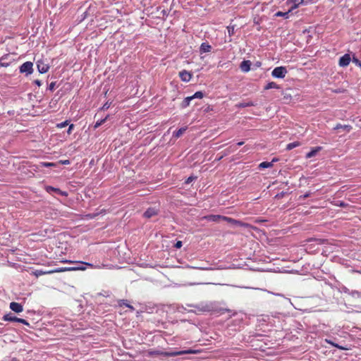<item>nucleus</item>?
Masks as SVG:
<instances>
[{
  "mask_svg": "<svg viewBox=\"0 0 361 361\" xmlns=\"http://www.w3.org/2000/svg\"><path fill=\"white\" fill-rule=\"evenodd\" d=\"M195 351L192 350H180V351H168V352H161L157 353V355H161L166 357H173L178 355H183L187 354H193Z\"/></svg>",
  "mask_w": 361,
  "mask_h": 361,
  "instance_id": "1",
  "label": "nucleus"
},
{
  "mask_svg": "<svg viewBox=\"0 0 361 361\" xmlns=\"http://www.w3.org/2000/svg\"><path fill=\"white\" fill-rule=\"evenodd\" d=\"M286 73L287 70L283 66L276 67L271 72L272 76L276 78H283L286 76Z\"/></svg>",
  "mask_w": 361,
  "mask_h": 361,
  "instance_id": "2",
  "label": "nucleus"
},
{
  "mask_svg": "<svg viewBox=\"0 0 361 361\" xmlns=\"http://www.w3.org/2000/svg\"><path fill=\"white\" fill-rule=\"evenodd\" d=\"M20 72L30 75L33 72V63L31 61L25 62L20 66Z\"/></svg>",
  "mask_w": 361,
  "mask_h": 361,
  "instance_id": "3",
  "label": "nucleus"
},
{
  "mask_svg": "<svg viewBox=\"0 0 361 361\" xmlns=\"http://www.w3.org/2000/svg\"><path fill=\"white\" fill-rule=\"evenodd\" d=\"M191 307H195V310H190V312L197 313V312H209L212 310V307L209 304H199L197 305H190Z\"/></svg>",
  "mask_w": 361,
  "mask_h": 361,
  "instance_id": "4",
  "label": "nucleus"
},
{
  "mask_svg": "<svg viewBox=\"0 0 361 361\" xmlns=\"http://www.w3.org/2000/svg\"><path fill=\"white\" fill-rule=\"evenodd\" d=\"M3 319L4 321H9V322H17L19 323H22L25 325L29 326V323L24 319L18 318L15 316H13L11 314H8L4 316Z\"/></svg>",
  "mask_w": 361,
  "mask_h": 361,
  "instance_id": "5",
  "label": "nucleus"
},
{
  "mask_svg": "<svg viewBox=\"0 0 361 361\" xmlns=\"http://www.w3.org/2000/svg\"><path fill=\"white\" fill-rule=\"evenodd\" d=\"M222 220H224L228 223H230L234 226H243V227H249L250 226V225L246 223L241 222L240 221L235 220L234 219H232V218H230L228 216H224V217H222Z\"/></svg>",
  "mask_w": 361,
  "mask_h": 361,
  "instance_id": "6",
  "label": "nucleus"
},
{
  "mask_svg": "<svg viewBox=\"0 0 361 361\" xmlns=\"http://www.w3.org/2000/svg\"><path fill=\"white\" fill-rule=\"evenodd\" d=\"M350 60L351 59L350 55L348 54H345L340 58L338 64L341 67H345L349 65Z\"/></svg>",
  "mask_w": 361,
  "mask_h": 361,
  "instance_id": "7",
  "label": "nucleus"
},
{
  "mask_svg": "<svg viewBox=\"0 0 361 361\" xmlns=\"http://www.w3.org/2000/svg\"><path fill=\"white\" fill-rule=\"evenodd\" d=\"M10 308L12 311L16 313H20L23 310L22 305L16 302H12L10 303Z\"/></svg>",
  "mask_w": 361,
  "mask_h": 361,
  "instance_id": "8",
  "label": "nucleus"
},
{
  "mask_svg": "<svg viewBox=\"0 0 361 361\" xmlns=\"http://www.w3.org/2000/svg\"><path fill=\"white\" fill-rule=\"evenodd\" d=\"M180 79L184 82H189L192 78V75L187 71H182L179 73Z\"/></svg>",
  "mask_w": 361,
  "mask_h": 361,
  "instance_id": "9",
  "label": "nucleus"
},
{
  "mask_svg": "<svg viewBox=\"0 0 361 361\" xmlns=\"http://www.w3.org/2000/svg\"><path fill=\"white\" fill-rule=\"evenodd\" d=\"M37 66L38 71L40 73H45L49 70L48 65H47V64H45V63H44L42 62H40V61H37Z\"/></svg>",
  "mask_w": 361,
  "mask_h": 361,
  "instance_id": "10",
  "label": "nucleus"
},
{
  "mask_svg": "<svg viewBox=\"0 0 361 361\" xmlns=\"http://www.w3.org/2000/svg\"><path fill=\"white\" fill-rule=\"evenodd\" d=\"M251 62L250 61H243L240 66L243 72H248L250 70Z\"/></svg>",
  "mask_w": 361,
  "mask_h": 361,
  "instance_id": "11",
  "label": "nucleus"
},
{
  "mask_svg": "<svg viewBox=\"0 0 361 361\" xmlns=\"http://www.w3.org/2000/svg\"><path fill=\"white\" fill-rule=\"evenodd\" d=\"M212 49V47L206 42H203L200 48V53H205V52H209Z\"/></svg>",
  "mask_w": 361,
  "mask_h": 361,
  "instance_id": "12",
  "label": "nucleus"
},
{
  "mask_svg": "<svg viewBox=\"0 0 361 361\" xmlns=\"http://www.w3.org/2000/svg\"><path fill=\"white\" fill-rule=\"evenodd\" d=\"M321 149H322L321 147H317L314 149H312L310 152H309L306 154V158L310 159V158L314 157L317 154V152L321 150Z\"/></svg>",
  "mask_w": 361,
  "mask_h": 361,
  "instance_id": "13",
  "label": "nucleus"
},
{
  "mask_svg": "<svg viewBox=\"0 0 361 361\" xmlns=\"http://www.w3.org/2000/svg\"><path fill=\"white\" fill-rule=\"evenodd\" d=\"M222 217H224V216H221V215H209V216H204V219H207L208 221H218L220 219H222Z\"/></svg>",
  "mask_w": 361,
  "mask_h": 361,
  "instance_id": "14",
  "label": "nucleus"
},
{
  "mask_svg": "<svg viewBox=\"0 0 361 361\" xmlns=\"http://www.w3.org/2000/svg\"><path fill=\"white\" fill-rule=\"evenodd\" d=\"M293 10H290V8L288 9V11L287 12H282V11H278L275 13V16L276 17H283L285 18H288L289 17V13L292 11Z\"/></svg>",
  "mask_w": 361,
  "mask_h": 361,
  "instance_id": "15",
  "label": "nucleus"
},
{
  "mask_svg": "<svg viewBox=\"0 0 361 361\" xmlns=\"http://www.w3.org/2000/svg\"><path fill=\"white\" fill-rule=\"evenodd\" d=\"M351 126H348V125H341V124H338L336 126V127L334 128V130H345L347 132H349L350 130H351Z\"/></svg>",
  "mask_w": 361,
  "mask_h": 361,
  "instance_id": "16",
  "label": "nucleus"
},
{
  "mask_svg": "<svg viewBox=\"0 0 361 361\" xmlns=\"http://www.w3.org/2000/svg\"><path fill=\"white\" fill-rule=\"evenodd\" d=\"M157 214V211L154 209H148L145 213L144 216L150 218Z\"/></svg>",
  "mask_w": 361,
  "mask_h": 361,
  "instance_id": "17",
  "label": "nucleus"
},
{
  "mask_svg": "<svg viewBox=\"0 0 361 361\" xmlns=\"http://www.w3.org/2000/svg\"><path fill=\"white\" fill-rule=\"evenodd\" d=\"M275 159H273L272 161L268 162V161H263L259 165V168L260 169H265V168H270L273 166V162L275 161Z\"/></svg>",
  "mask_w": 361,
  "mask_h": 361,
  "instance_id": "18",
  "label": "nucleus"
},
{
  "mask_svg": "<svg viewBox=\"0 0 361 361\" xmlns=\"http://www.w3.org/2000/svg\"><path fill=\"white\" fill-rule=\"evenodd\" d=\"M76 270L84 271V270H85V268H75L74 267H66V268H62L61 269L56 270V271L59 272V271H76Z\"/></svg>",
  "mask_w": 361,
  "mask_h": 361,
  "instance_id": "19",
  "label": "nucleus"
},
{
  "mask_svg": "<svg viewBox=\"0 0 361 361\" xmlns=\"http://www.w3.org/2000/svg\"><path fill=\"white\" fill-rule=\"evenodd\" d=\"M279 86L274 82H269L264 87L265 90L279 89Z\"/></svg>",
  "mask_w": 361,
  "mask_h": 361,
  "instance_id": "20",
  "label": "nucleus"
},
{
  "mask_svg": "<svg viewBox=\"0 0 361 361\" xmlns=\"http://www.w3.org/2000/svg\"><path fill=\"white\" fill-rule=\"evenodd\" d=\"M186 129V127L178 129L177 131L173 133V136L176 137H180L185 132Z\"/></svg>",
  "mask_w": 361,
  "mask_h": 361,
  "instance_id": "21",
  "label": "nucleus"
},
{
  "mask_svg": "<svg viewBox=\"0 0 361 361\" xmlns=\"http://www.w3.org/2000/svg\"><path fill=\"white\" fill-rule=\"evenodd\" d=\"M192 99V97H188L185 98L181 104V107L185 108V107L188 106L190 104V102Z\"/></svg>",
  "mask_w": 361,
  "mask_h": 361,
  "instance_id": "22",
  "label": "nucleus"
},
{
  "mask_svg": "<svg viewBox=\"0 0 361 361\" xmlns=\"http://www.w3.org/2000/svg\"><path fill=\"white\" fill-rule=\"evenodd\" d=\"M291 1H294V4L290 6V10H294L297 8L299 5L303 4L304 0H291Z\"/></svg>",
  "mask_w": 361,
  "mask_h": 361,
  "instance_id": "23",
  "label": "nucleus"
},
{
  "mask_svg": "<svg viewBox=\"0 0 361 361\" xmlns=\"http://www.w3.org/2000/svg\"><path fill=\"white\" fill-rule=\"evenodd\" d=\"M236 106L240 108H245L248 106H254V104L252 102H241L238 104Z\"/></svg>",
  "mask_w": 361,
  "mask_h": 361,
  "instance_id": "24",
  "label": "nucleus"
},
{
  "mask_svg": "<svg viewBox=\"0 0 361 361\" xmlns=\"http://www.w3.org/2000/svg\"><path fill=\"white\" fill-rule=\"evenodd\" d=\"M299 145H300V142H293L288 144L287 146H286V149H288V150H291L293 148H295L296 147H298Z\"/></svg>",
  "mask_w": 361,
  "mask_h": 361,
  "instance_id": "25",
  "label": "nucleus"
},
{
  "mask_svg": "<svg viewBox=\"0 0 361 361\" xmlns=\"http://www.w3.org/2000/svg\"><path fill=\"white\" fill-rule=\"evenodd\" d=\"M108 117H109V116H106L104 118L97 121L96 123L94 124V128H99L101 125H102L107 120Z\"/></svg>",
  "mask_w": 361,
  "mask_h": 361,
  "instance_id": "26",
  "label": "nucleus"
},
{
  "mask_svg": "<svg viewBox=\"0 0 361 361\" xmlns=\"http://www.w3.org/2000/svg\"><path fill=\"white\" fill-rule=\"evenodd\" d=\"M203 96L204 94L202 92L199 91L196 92L192 96H191V97H192V99L195 98L202 99Z\"/></svg>",
  "mask_w": 361,
  "mask_h": 361,
  "instance_id": "27",
  "label": "nucleus"
},
{
  "mask_svg": "<svg viewBox=\"0 0 361 361\" xmlns=\"http://www.w3.org/2000/svg\"><path fill=\"white\" fill-rule=\"evenodd\" d=\"M47 191L49 192H61L60 190L58 189V188H54L53 187H51V186H49L47 188Z\"/></svg>",
  "mask_w": 361,
  "mask_h": 361,
  "instance_id": "28",
  "label": "nucleus"
},
{
  "mask_svg": "<svg viewBox=\"0 0 361 361\" xmlns=\"http://www.w3.org/2000/svg\"><path fill=\"white\" fill-rule=\"evenodd\" d=\"M349 294L350 295H352L353 297H360L361 296V293L357 290H352L350 292H349Z\"/></svg>",
  "mask_w": 361,
  "mask_h": 361,
  "instance_id": "29",
  "label": "nucleus"
},
{
  "mask_svg": "<svg viewBox=\"0 0 361 361\" xmlns=\"http://www.w3.org/2000/svg\"><path fill=\"white\" fill-rule=\"evenodd\" d=\"M353 62L356 66L361 67V61H360L359 59H357V58H355V57H354V58L353 59Z\"/></svg>",
  "mask_w": 361,
  "mask_h": 361,
  "instance_id": "30",
  "label": "nucleus"
},
{
  "mask_svg": "<svg viewBox=\"0 0 361 361\" xmlns=\"http://www.w3.org/2000/svg\"><path fill=\"white\" fill-rule=\"evenodd\" d=\"M68 125V123L67 121H64V122H62L61 123H59L57 125V126L60 128H64L65 126H66Z\"/></svg>",
  "mask_w": 361,
  "mask_h": 361,
  "instance_id": "31",
  "label": "nucleus"
},
{
  "mask_svg": "<svg viewBox=\"0 0 361 361\" xmlns=\"http://www.w3.org/2000/svg\"><path fill=\"white\" fill-rule=\"evenodd\" d=\"M237 149L235 147H231L228 149H226L227 151V153L233 152Z\"/></svg>",
  "mask_w": 361,
  "mask_h": 361,
  "instance_id": "32",
  "label": "nucleus"
},
{
  "mask_svg": "<svg viewBox=\"0 0 361 361\" xmlns=\"http://www.w3.org/2000/svg\"><path fill=\"white\" fill-rule=\"evenodd\" d=\"M42 164L44 166H46V167H49V166H54V163H50V162H43V163H42Z\"/></svg>",
  "mask_w": 361,
  "mask_h": 361,
  "instance_id": "33",
  "label": "nucleus"
},
{
  "mask_svg": "<svg viewBox=\"0 0 361 361\" xmlns=\"http://www.w3.org/2000/svg\"><path fill=\"white\" fill-rule=\"evenodd\" d=\"M73 128H74V125L73 124L70 125L69 127H68V129L67 130V133L68 135L71 134L72 130H73Z\"/></svg>",
  "mask_w": 361,
  "mask_h": 361,
  "instance_id": "34",
  "label": "nucleus"
},
{
  "mask_svg": "<svg viewBox=\"0 0 361 361\" xmlns=\"http://www.w3.org/2000/svg\"><path fill=\"white\" fill-rule=\"evenodd\" d=\"M46 273H47V272H44V271H38V270H37V271H36L35 272V274L37 276H40V275H42V274H46Z\"/></svg>",
  "mask_w": 361,
  "mask_h": 361,
  "instance_id": "35",
  "label": "nucleus"
},
{
  "mask_svg": "<svg viewBox=\"0 0 361 361\" xmlns=\"http://www.w3.org/2000/svg\"><path fill=\"white\" fill-rule=\"evenodd\" d=\"M182 247V242L181 241H177L176 243L175 244V247L176 248H180Z\"/></svg>",
  "mask_w": 361,
  "mask_h": 361,
  "instance_id": "36",
  "label": "nucleus"
},
{
  "mask_svg": "<svg viewBox=\"0 0 361 361\" xmlns=\"http://www.w3.org/2000/svg\"><path fill=\"white\" fill-rule=\"evenodd\" d=\"M161 351H158V350H156V351H149L148 354L150 355H158L157 353H161Z\"/></svg>",
  "mask_w": 361,
  "mask_h": 361,
  "instance_id": "37",
  "label": "nucleus"
},
{
  "mask_svg": "<svg viewBox=\"0 0 361 361\" xmlns=\"http://www.w3.org/2000/svg\"><path fill=\"white\" fill-rule=\"evenodd\" d=\"M85 265L91 267V268H97L98 267H96V266H94L92 264H90V263H84Z\"/></svg>",
  "mask_w": 361,
  "mask_h": 361,
  "instance_id": "38",
  "label": "nucleus"
},
{
  "mask_svg": "<svg viewBox=\"0 0 361 361\" xmlns=\"http://www.w3.org/2000/svg\"><path fill=\"white\" fill-rule=\"evenodd\" d=\"M3 60H4V58H1V61H0V64L1 66H8V63H5L3 62Z\"/></svg>",
  "mask_w": 361,
  "mask_h": 361,
  "instance_id": "39",
  "label": "nucleus"
},
{
  "mask_svg": "<svg viewBox=\"0 0 361 361\" xmlns=\"http://www.w3.org/2000/svg\"><path fill=\"white\" fill-rule=\"evenodd\" d=\"M286 4L293 6L294 4V1H291V0H288Z\"/></svg>",
  "mask_w": 361,
  "mask_h": 361,
  "instance_id": "40",
  "label": "nucleus"
},
{
  "mask_svg": "<svg viewBox=\"0 0 361 361\" xmlns=\"http://www.w3.org/2000/svg\"><path fill=\"white\" fill-rule=\"evenodd\" d=\"M228 30L230 35H231L233 32V27L231 28L230 27H228Z\"/></svg>",
  "mask_w": 361,
  "mask_h": 361,
  "instance_id": "41",
  "label": "nucleus"
},
{
  "mask_svg": "<svg viewBox=\"0 0 361 361\" xmlns=\"http://www.w3.org/2000/svg\"><path fill=\"white\" fill-rule=\"evenodd\" d=\"M123 304L125 305L126 307L133 310V307L131 305H128V304H127V303H126L124 302H123Z\"/></svg>",
  "mask_w": 361,
  "mask_h": 361,
  "instance_id": "42",
  "label": "nucleus"
},
{
  "mask_svg": "<svg viewBox=\"0 0 361 361\" xmlns=\"http://www.w3.org/2000/svg\"><path fill=\"white\" fill-rule=\"evenodd\" d=\"M35 83L37 85H38V86H40V85H41V82H40L39 80H36L35 81Z\"/></svg>",
  "mask_w": 361,
  "mask_h": 361,
  "instance_id": "43",
  "label": "nucleus"
},
{
  "mask_svg": "<svg viewBox=\"0 0 361 361\" xmlns=\"http://www.w3.org/2000/svg\"><path fill=\"white\" fill-rule=\"evenodd\" d=\"M54 82H51L49 85V89L50 90H53L54 88Z\"/></svg>",
  "mask_w": 361,
  "mask_h": 361,
  "instance_id": "44",
  "label": "nucleus"
},
{
  "mask_svg": "<svg viewBox=\"0 0 361 361\" xmlns=\"http://www.w3.org/2000/svg\"><path fill=\"white\" fill-rule=\"evenodd\" d=\"M109 107V106L107 104H105L103 106H102V109H107Z\"/></svg>",
  "mask_w": 361,
  "mask_h": 361,
  "instance_id": "45",
  "label": "nucleus"
},
{
  "mask_svg": "<svg viewBox=\"0 0 361 361\" xmlns=\"http://www.w3.org/2000/svg\"><path fill=\"white\" fill-rule=\"evenodd\" d=\"M337 205H339L340 207H345V204L343 202H340Z\"/></svg>",
  "mask_w": 361,
  "mask_h": 361,
  "instance_id": "46",
  "label": "nucleus"
},
{
  "mask_svg": "<svg viewBox=\"0 0 361 361\" xmlns=\"http://www.w3.org/2000/svg\"><path fill=\"white\" fill-rule=\"evenodd\" d=\"M243 144H244V142H238V143H237V145H238V146H241V145H243Z\"/></svg>",
  "mask_w": 361,
  "mask_h": 361,
  "instance_id": "47",
  "label": "nucleus"
},
{
  "mask_svg": "<svg viewBox=\"0 0 361 361\" xmlns=\"http://www.w3.org/2000/svg\"><path fill=\"white\" fill-rule=\"evenodd\" d=\"M197 284H200V283H191L189 285L190 286H194V285H197Z\"/></svg>",
  "mask_w": 361,
  "mask_h": 361,
  "instance_id": "48",
  "label": "nucleus"
},
{
  "mask_svg": "<svg viewBox=\"0 0 361 361\" xmlns=\"http://www.w3.org/2000/svg\"><path fill=\"white\" fill-rule=\"evenodd\" d=\"M279 315H280L279 313H276L274 315H272V317H279Z\"/></svg>",
  "mask_w": 361,
  "mask_h": 361,
  "instance_id": "49",
  "label": "nucleus"
},
{
  "mask_svg": "<svg viewBox=\"0 0 361 361\" xmlns=\"http://www.w3.org/2000/svg\"><path fill=\"white\" fill-rule=\"evenodd\" d=\"M68 163H69V161H68V160H66V161H63V164H68Z\"/></svg>",
  "mask_w": 361,
  "mask_h": 361,
  "instance_id": "50",
  "label": "nucleus"
},
{
  "mask_svg": "<svg viewBox=\"0 0 361 361\" xmlns=\"http://www.w3.org/2000/svg\"><path fill=\"white\" fill-rule=\"evenodd\" d=\"M191 180H192V178L190 177V178H188V180L186 182L187 183H190Z\"/></svg>",
  "mask_w": 361,
  "mask_h": 361,
  "instance_id": "51",
  "label": "nucleus"
},
{
  "mask_svg": "<svg viewBox=\"0 0 361 361\" xmlns=\"http://www.w3.org/2000/svg\"><path fill=\"white\" fill-rule=\"evenodd\" d=\"M74 267L75 268H85L86 269V267L84 266H79V267Z\"/></svg>",
  "mask_w": 361,
  "mask_h": 361,
  "instance_id": "52",
  "label": "nucleus"
},
{
  "mask_svg": "<svg viewBox=\"0 0 361 361\" xmlns=\"http://www.w3.org/2000/svg\"><path fill=\"white\" fill-rule=\"evenodd\" d=\"M308 196H309V194H305V195H304V197H304V198H306V197H307Z\"/></svg>",
  "mask_w": 361,
  "mask_h": 361,
  "instance_id": "53",
  "label": "nucleus"
},
{
  "mask_svg": "<svg viewBox=\"0 0 361 361\" xmlns=\"http://www.w3.org/2000/svg\"><path fill=\"white\" fill-rule=\"evenodd\" d=\"M200 269H205V270H208L209 269V268H200Z\"/></svg>",
  "mask_w": 361,
  "mask_h": 361,
  "instance_id": "54",
  "label": "nucleus"
}]
</instances>
